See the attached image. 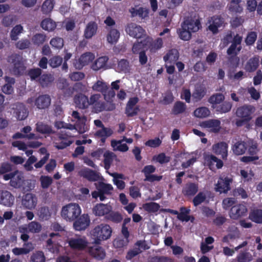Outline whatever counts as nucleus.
Wrapping results in <instances>:
<instances>
[{
  "instance_id": "f257e3e1",
  "label": "nucleus",
  "mask_w": 262,
  "mask_h": 262,
  "mask_svg": "<svg viewBox=\"0 0 262 262\" xmlns=\"http://www.w3.org/2000/svg\"><path fill=\"white\" fill-rule=\"evenodd\" d=\"M113 229L108 224L101 223L91 230L90 234L96 245H99L102 242L110 239L112 235Z\"/></svg>"
},
{
  "instance_id": "f03ea898",
  "label": "nucleus",
  "mask_w": 262,
  "mask_h": 262,
  "mask_svg": "<svg viewBox=\"0 0 262 262\" xmlns=\"http://www.w3.org/2000/svg\"><path fill=\"white\" fill-rule=\"evenodd\" d=\"M101 97L100 94H94L91 95L89 99L88 98L89 106L92 105L93 112L98 113L104 111H113L115 108L114 103H111L107 106L105 102L100 101Z\"/></svg>"
},
{
  "instance_id": "7ed1b4c3",
  "label": "nucleus",
  "mask_w": 262,
  "mask_h": 262,
  "mask_svg": "<svg viewBox=\"0 0 262 262\" xmlns=\"http://www.w3.org/2000/svg\"><path fill=\"white\" fill-rule=\"evenodd\" d=\"M81 213V209L78 204L70 203L63 206L61 209V215L67 221H73Z\"/></svg>"
},
{
  "instance_id": "20e7f679",
  "label": "nucleus",
  "mask_w": 262,
  "mask_h": 262,
  "mask_svg": "<svg viewBox=\"0 0 262 262\" xmlns=\"http://www.w3.org/2000/svg\"><path fill=\"white\" fill-rule=\"evenodd\" d=\"M3 179L5 181L10 180V185L15 188H20L24 182V177L21 174L19 173L18 170H16L3 176Z\"/></svg>"
},
{
  "instance_id": "39448f33",
  "label": "nucleus",
  "mask_w": 262,
  "mask_h": 262,
  "mask_svg": "<svg viewBox=\"0 0 262 262\" xmlns=\"http://www.w3.org/2000/svg\"><path fill=\"white\" fill-rule=\"evenodd\" d=\"M94 58L95 56L93 53L86 52L81 55L78 60L73 61V66L76 69L80 70L84 66L91 62Z\"/></svg>"
},
{
  "instance_id": "423d86ee",
  "label": "nucleus",
  "mask_w": 262,
  "mask_h": 262,
  "mask_svg": "<svg viewBox=\"0 0 262 262\" xmlns=\"http://www.w3.org/2000/svg\"><path fill=\"white\" fill-rule=\"evenodd\" d=\"M248 210L246 206L243 204H236L232 206L229 212L230 217L233 220L246 215Z\"/></svg>"
},
{
  "instance_id": "0eeeda50",
  "label": "nucleus",
  "mask_w": 262,
  "mask_h": 262,
  "mask_svg": "<svg viewBox=\"0 0 262 262\" xmlns=\"http://www.w3.org/2000/svg\"><path fill=\"white\" fill-rule=\"evenodd\" d=\"M126 33L130 36L136 38H141L144 35V30L135 23L128 24L126 27Z\"/></svg>"
},
{
  "instance_id": "6e6552de",
  "label": "nucleus",
  "mask_w": 262,
  "mask_h": 262,
  "mask_svg": "<svg viewBox=\"0 0 262 262\" xmlns=\"http://www.w3.org/2000/svg\"><path fill=\"white\" fill-rule=\"evenodd\" d=\"M90 223L89 216L88 214H83L75 220L73 227L77 231L84 230L90 225Z\"/></svg>"
},
{
  "instance_id": "1a4fd4ad",
  "label": "nucleus",
  "mask_w": 262,
  "mask_h": 262,
  "mask_svg": "<svg viewBox=\"0 0 262 262\" xmlns=\"http://www.w3.org/2000/svg\"><path fill=\"white\" fill-rule=\"evenodd\" d=\"M254 107L251 105H244L237 108L236 111L237 117L241 118L252 119V114L254 112Z\"/></svg>"
},
{
  "instance_id": "9d476101",
  "label": "nucleus",
  "mask_w": 262,
  "mask_h": 262,
  "mask_svg": "<svg viewBox=\"0 0 262 262\" xmlns=\"http://www.w3.org/2000/svg\"><path fill=\"white\" fill-rule=\"evenodd\" d=\"M211 23L208 26V29L213 34L219 32V28L225 26L224 18L221 15H214L211 17Z\"/></svg>"
},
{
  "instance_id": "9b49d317",
  "label": "nucleus",
  "mask_w": 262,
  "mask_h": 262,
  "mask_svg": "<svg viewBox=\"0 0 262 262\" xmlns=\"http://www.w3.org/2000/svg\"><path fill=\"white\" fill-rule=\"evenodd\" d=\"M79 175L90 182H96L99 180V173L89 168L81 169L78 172Z\"/></svg>"
},
{
  "instance_id": "f8f14e48",
  "label": "nucleus",
  "mask_w": 262,
  "mask_h": 262,
  "mask_svg": "<svg viewBox=\"0 0 262 262\" xmlns=\"http://www.w3.org/2000/svg\"><path fill=\"white\" fill-rule=\"evenodd\" d=\"M88 252L92 257L98 260L103 259L106 256L104 249L98 245L89 247L88 248Z\"/></svg>"
},
{
  "instance_id": "ddd939ff",
  "label": "nucleus",
  "mask_w": 262,
  "mask_h": 262,
  "mask_svg": "<svg viewBox=\"0 0 262 262\" xmlns=\"http://www.w3.org/2000/svg\"><path fill=\"white\" fill-rule=\"evenodd\" d=\"M68 244L72 249L83 250L87 247L88 242L84 238H71L69 239Z\"/></svg>"
},
{
  "instance_id": "4468645a",
  "label": "nucleus",
  "mask_w": 262,
  "mask_h": 262,
  "mask_svg": "<svg viewBox=\"0 0 262 262\" xmlns=\"http://www.w3.org/2000/svg\"><path fill=\"white\" fill-rule=\"evenodd\" d=\"M201 126L204 128H210V131L214 133H218L221 129V121L218 119H209L201 122Z\"/></svg>"
},
{
  "instance_id": "2eb2a0df",
  "label": "nucleus",
  "mask_w": 262,
  "mask_h": 262,
  "mask_svg": "<svg viewBox=\"0 0 262 262\" xmlns=\"http://www.w3.org/2000/svg\"><path fill=\"white\" fill-rule=\"evenodd\" d=\"M191 33L195 32L201 28L202 26L199 19H194L192 18H188L182 23Z\"/></svg>"
},
{
  "instance_id": "dca6fc26",
  "label": "nucleus",
  "mask_w": 262,
  "mask_h": 262,
  "mask_svg": "<svg viewBox=\"0 0 262 262\" xmlns=\"http://www.w3.org/2000/svg\"><path fill=\"white\" fill-rule=\"evenodd\" d=\"M199 190V184L196 183L188 182L183 187L182 194L187 197L194 196Z\"/></svg>"
},
{
  "instance_id": "f3484780",
  "label": "nucleus",
  "mask_w": 262,
  "mask_h": 262,
  "mask_svg": "<svg viewBox=\"0 0 262 262\" xmlns=\"http://www.w3.org/2000/svg\"><path fill=\"white\" fill-rule=\"evenodd\" d=\"M232 180V179L228 177L220 178L216 185V191L220 193H227L230 189V183Z\"/></svg>"
},
{
  "instance_id": "a211bd4d",
  "label": "nucleus",
  "mask_w": 262,
  "mask_h": 262,
  "mask_svg": "<svg viewBox=\"0 0 262 262\" xmlns=\"http://www.w3.org/2000/svg\"><path fill=\"white\" fill-rule=\"evenodd\" d=\"M14 202V196L7 190L0 191V204L6 207H11Z\"/></svg>"
},
{
  "instance_id": "6ab92c4d",
  "label": "nucleus",
  "mask_w": 262,
  "mask_h": 262,
  "mask_svg": "<svg viewBox=\"0 0 262 262\" xmlns=\"http://www.w3.org/2000/svg\"><path fill=\"white\" fill-rule=\"evenodd\" d=\"M14 114L17 120H24L28 116L29 112L25 104L22 103H17L14 108Z\"/></svg>"
},
{
  "instance_id": "aec40b11",
  "label": "nucleus",
  "mask_w": 262,
  "mask_h": 262,
  "mask_svg": "<svg viewBox=\"0 0 262 262\" xmlns=\"http://www.w3.org/2000/svg\"><path fill=\"white\" fill-rule=\"evenodd\" d=\"M112 208L111 206L103 203L97 204L93 208V212L98 216L106 215L111 212Z\"/></svg>"
},
{
  "instance_id": "412c9836",
  "label": "nucleus",
  "mask_w": 262,
  "mask_h": 262,
  "mask_svg": "<svg viewBox=\"0 0 262 262\" xmlns=\"http://www.w3.org/2000/svg\"><path fill=\"white\" fill-rule=\"evenodd\" d=\"M248 143L247 141H243L242 140L236 141L232 145V149L235 155L239 156L245 154L248 148Z\"/></svg>"
},
{
  "instance_id": "4be33fe9",
  "label": "nucleus",
  "mask_w": 262,
  "mask_h": 262,
  "mask_svg": "<svg viewBox=\"0 0 262 262\" xmlns=\"http://www.w3.org/2000/svg\"><path fill=\"white\" fill-rule=\"evenodd\" d=\"M37 199L35 195L32 193H27L23 198L22 205L28 209L35 208L37 205Z\"/></svg>"
},
{
  "instance_id": "5701e85b",
  "label": "nucleus",
  "mask_w": 262,
  "mask_h": 262,
  "mask_svg": "<svg viewBox=\"0 0 262 262\" xmlns=\"http://www.w3.org/2000/svg\"><path fill=\"white\" fill-rule=\"evenodd\" d=\"M228 144L225 142H221L213 145L212 150L216 155H221L223 159H226L228 156Z\"/></svg>"
},
{
  "instance_id": "b1692460",
  "label": "nucleus",
  "mask_w": 262,
  "mask_h": 262,
  "mask_svg": "<svg viewBox=\"0 0 262 262\" xmlns=\"http://www.w3.org/2000/svg\"><path fill=\"white\" fill-rule=\"evenodd\" d=\"M259 66V57L254 55L248 60L246 63L244 69L246 72L252 73L255 72Z\"/></svg>"
},
{
  "instance_id": "393cba45",
  "label": "nucleus",
  "mask_w": 262,
  "mask_h": 262,
  "mask_svg": "<svg viewBox=\"0 0 262 262\" xmlns=\"http://www.w3.org/2000/svg\"><path fill=\"white\" fill-rule=\"evenodd\" d=\"M74 102L76 107L80 109L89 107L88 97L82 93H79L74 96Z\"/></svg>"
},
{
  "instance_id": "a878e982",
  "label": "nucleus",
  "mask_w": 262,
  "mask_h": 262,
  "mask_svg": "<svg viewBox=\"0 0 262 262\" xmlns=\"http://www.w3.org/2000/svg\"><path fill=\"white\" fill-rule=\"evenodd\" d=\"M51 104V98L48 95L39 96L35 100V105L38 109L48 108Z\"/></svg>"
},
{
  "instance_id": "bb28decb",
  "label": "nucleus",
  "mask_w": 262,
  "mask_h": 262,
  "mask_svg": "<svg viewBox=\"0 0 262 262\" xmlns=\"http://www.w3.org/2000/svg\"><path fill=\"white\" fill-rule=\"evenodd\" d=\"M206 160L209 169L212 170L215 168L220 169L223 166V162L213 155H209Z\"/></svg>"
},
{
  "instance_id": "cd10ccee",
  "label": "nucleus",
  "mask_w": 262,
  "mask_h": 262,
  "mask_svg": "<svg viewBox=\"0 0 262 262\" xmlns=\"http://www.w3.org/2000/svg\"><path fill=\"white\" fill-rule=\"evenodd\" d=\"M98 25L95 21L89 22L84 31V36L86 39H90L97 33Z\"/></svg>"
},
{
  "instance_id": "c85d7f7f",
  "label": "nucleus",
  "mask_w": 262,
  "mask_h": 262,
  "mask_svg": "<svg viewBox=\"0 0 262 262\" xmlns=\"http://www.w3.org/2000/svg\"><path fill=\"white\" fill-rule=\"evenodd\" d=\"M113 134V130L108 127H104L101 129L98 130L95 135L96 137L100 138V141L104 143L107 137H110Z\"/></svg>"
},
{
  "instance_id": "c756f323",
  "label": "nucleus",
  "mask_w": 262,
  "mask_h": 262,
  "mask_svg": "<svg viewBox=\"0 0 262 262\" xmlns=\"http://www.w3.org/2000/svg\"><path fill=\"white\" fill-rule=\"evenodd\" d=\"M132 17L138 16L143 19L148 16L149 11L147 9L143 7H140L138 9L136 8H131L129 9Z\"/></svg>"
},
{
  "instance_id": "7c9ffc66",
  "label": "nucleus",
  "mask_w": 262,
  "mask_h": 262,
  "mask_svg": "<svg viewBox=\"0 0 262 262\" xmlns=\"http://www.w3.org/2000/svg\"><path fill=\"white\" fill-rule=\"evenodd\" d=\"M54 80V76L51 74H44L39 77V82L42 88H46L52 84Z\"/></svg>"
},
{
  "instance_id": "2f4dec72",
  "label": "nucleus",
  "mask_w": 262,
  "mask_h": 262,
  "mask_svg": "<svg viewBox=\"0 0 262 262\" xmlns=\"http://www.w3.org/2000/svg\"><path fill=\"white\" fill-rule=\"evenodd\" d=\"M206 94V89L203 85H199L195 88L192 93V98L195 101L201 100Z\"/></svg>"
},
{
  "instance_id": "473e14b6",
  "label": "nucleus",
  "mask_w": 262,
  "mask_h": 262,
  "mask_svg": "<svg viewBox=\"0 0 262 262\" xmlns=\"http://www.w3.org/2000/svg\"><path fill=\"white\" fill-rule=\"evenodd\" d=\"M105 219L107 221H111L114 223L118 224L121 222L123 217L121 213L117 211H112V210L110 213L105 216Z\"/></svg>"
},
{
  "instance_id": "72a5a7b5",
  "label": "nucleus",
  "mask_w": 262,
  "mask_h": 262,
  "mask_svg": "<svg viewBox=\"0 0 262 262\" xmlns=\"http://www.w3.org/2000/svg\"><path fill=\"white\" fill-rule=\"evenodd\" d=\"M36 129L37 132L42 134H51L54 133L52 127L41 122H38L36 124Z\"/></svg>"
},
{
  "instance_id": "f704fd0d",
  "label": "nucleus",
  "mask_w": 262,
  "mask_h": 262,
  "mask_svg": "<svg viewBox=\"0 0 262 262\" xmlns=\"http://www.w3.org/2000/svg\"><path fill=\"white\" fill-rule=\"evenodd\" d=\"M119 37L120 32L118 30L116 29H111L107 35L106 39L109 43L115 44L118 41Z\"/></svg>"
},
{
  "instance_id": "c9c22d12",
  "label": "nucleus",
  "mask_w": 262,
  "mask_h": 262,
  "mask_svg": "<svg viewBox=\"0 0 262 262\" xmlns=\"http://www.w3.org/2000/svg\"><path fill=\"white\" fill-rule=\"evenodd\" d=\"M107 56H102L97 59L92 66V68L94 71H98L106 66L108 61Z\"/></svg>"
},
{
  "instance_id": "e433bc0d",
  "label": "nucleus",
  "mask_w": 262,
  "mask_h": 262,
  "mask_svg": "<svg viewBox=\"0 0 262 262\" xmlns=\"http://www.w3.org/2000/svg\"><path fill=\"white\" fill-rule=\"evenodd\" d=\"M249 218L253 222L262 224V210L258 209L253 210L250 212Z\"/></svg>"
},
{
  "instance_id": "4c0bfd02",
  "label": "nucleus",
  "mask_w": 262,
  "mask_h": 262,
  "mask_svg": "<svg viewBox=\"0 0 262 262\" xmlns=\"http://www.w3.org/2000/svg\"><path fill=\"white\" fill-rule=\"evenodd\" d=\"M41 28L48 31H52L56 28V24L51 18H45L42 20L40 24Z\"/></svg>"
},
{
  "instance_id": "58836bf2",
  "label": "nucleus",
  "mask_w": 262,
  "mask_h": 262,
  "mask_svg": "<svg viewBox=\"0 0 262 262\" xmlns=\"http://www.w3.org/2000/svg\"><path fill=\"white\" fill-rule=\"evenodd\" d=\"M109 89V85L106 82L98 80L92 86L94 91L100 92L102 94L105 93Z\"/></svg>"
},
{
  "instance_id": "ea45409f",
  "label": "nucleus",
  "mask_w": 262,
  "mask_h": 262,
  "mask_svg": "<svg viewBox=\"0 0 262 262\" xmlns=\"http://www.w3.org/2000/svg\"><path fill=\"white\" fill-rule=\"evenodd\" d=\"M117 69L118 72H123L124 73L129 72L130 71L129 61L127 59H121L118 62Z\"/></svg>"
},
{
  "instance_id": "a19ab883",
  "label": "nucleus",
  "mask_w": 262,
  "mask_h": 262,
  "mask_svg": "<svg viewBox=\"0 0 262 262\" xmlns=\"http://www.w3.org/2000/svg\"><path fill=\"white\" fill-rule=\"evenodd\" d=\"M240 0H232L229 4V11L235 13H241L243 11V8L239 5Z\"/></svg>"
},
{
  "instance_id": "79ce46f5",
  "label": "nucleus",
  "mask_w": 262,
  "mask_h": 262,
  "mask_svg": "<svg viewBox=\"0 0 262 262\" xmlns=\"http://www.w3.org/2000/svg\"><path fill=\"white\" fill-rule=\"evenodd\" d=\"M25 68L23 61L21 60L12 66L11 71L14 75L19 76L23 74Z\"/></svg>"
},
{
  "instance_id": "37998d69",
  "label": "nucleus",
  "mask_w": 262,
  "mask_h": 262,
  "mask_svg": "<svg viewBox=\"0 0 262 262\" xmlns=\"http://www.w3.org/2000/svg\"><path fill=\"white\" fill-rule=\"evenodd\" d=\"M160 205L155 202L146 203L143 205V208L148 213L157 212L160 209Z\"/></svg>"
},
{
  "instance_id": "c03bdc74",
  "label": "nucleus",
  "mask_w": 262,
  "mask_h": 262,
  "mask_svg": "<svg viewBox=\"0 0 262 262\" xmlns=\"http://www.w3.org/2000/svg\"><path fill=\"white\" fill-rule=\"evenodd\" d=\"M179 57V53L176 49L170 50L163 57V59L165 62L169 61H176Z\"/></svg>"
},
{
  "instance_id": "a18cd8bd",
  "label": "nucleus",
  "mask_w": 262,
  "mask_h": 262,
  "mask_svg": "<svg viewBox=\"0 0 262 262\" xmlns=\"http://www.w3.org/2000/svg\"><path fill=\"white\" fill-rule=\"evenodd\" d=\"M181 26L178 30L179 37L183 40H189L191 37V33L182 24Z\"/></svg>"
},
{
  "instance_id": "49530a36",
  "label": "nucleus",
  "mask_w": 262,
  "mask_h": 262,
  "mask_svg": "<svg viewBox=\"0 0 262 262\" xmlns=\"http://www.w3.org/2000/svg\"><path fill=\"white\" fill-rule=\"evenodd\" d=\"M111 175L114 178V183L117 186V188L120 189H124L125 186V182L119 180V179H123V175L118 173H113Z\"/></svg>"
},
{
  "instance_id": "de8ad7c7",
  "label": "nucleus",
  "mask_w": 262,
  "mask_h": 262,
  "mask_svg": "<svg viewBox=\"0 0 262 262\" xmlns=\"http://www.w3.org/2000/svg\"><path fill=\"white\" fill-rule=\"evenodd\" d=\"M210 112L206 107H200L196 108L193 112L194 116L197 118H206L210 115Z\"/></svg>"
},
{
  "instance_id": "09e8293b",
  "label": "nucleus",
  "mask_w": 262,
  "mask_h": 262,
  "mask_svg": "<svg viewBox=\"0 0 262 262\" xmlns=\"http://www.w3.org/2000/svg\"><path fill=\"white\" fill-rule=\"evenodd\" d=\"M72 116L77 120L76 125L79 126V128L84 127L86 121V117L84 115L80 116L77 111H74L72 113Z\"/></svg>"
},
{
  "instance_id": "8fccbe9b",
  "label": "nucleus",
  "mask_w": 262,
  "mask_h": 262,
  "mask_svg": "<svg viewBox=\"0 0 262 262\" xmlns=\"http://www.w3.org/2000/svg\"><path fill=\"white\" fill-rule=\"evenodd\" d=\"M28 248H15L12 249V252L15 255H19L28 254L32 249V245L31 243L26 244Z\"/></svg>"
},
{
  "instance_id": "3c124183",
  "label": "nucleus",
  "mask_w": 262,
  "mask_h": 262,
  "mask_svg": "<svg viewBox=\"0 0 262 262\" xmlns=\"http://www.w3.org/2000/svg\"><path fill=\"white\" fill-rule=\"evenodd\" d=\"M97 189L98 190L100 191L101 193L110 194L111 193V191L113 190V187L111 184L101 182L99 183Z\"/></svg>"
},
{
  "instance_id": "603ef678",
  "label": "nucleus",
  "mask_w": 262,
  "mask_h": 262,
  "mask_svg": "<svg viewBox=\"0 0 262 262\" xmlns=\"http://www.w3.org/2000/svg\"><path fill=\"white\" fill-rule=\"evenodd\" d=\"M232 106V104L230 102L224 101L222 103L217 105L216 111L221 113H226L230 111Z\"/></svg>"
},
{
  "instance_id": "864d4df0",
  "label": "nucleus",
  "mask_w": 262,
  "mask_h": 262,
  "mask_svg": "<svg viewBox=\"0 0 262 262\" xmlns=\"http://www.w3.org/2000/svg\"><path fill=\"white\" fill-rule=\"evenodd\" d=\"M225 99V96L221 93H216L211 96L208 102L212 104H220Z\"/></svg>"
},
{
  "instance_id": "5fc2aeb1",
  "label": "nucleus",
  "mask_w": 262,
  "mask_h": 262,
  "mask_svg": "<svg viewBox=\"0 0 262 262\" xmlns=\"http://www.w3.org/2000/svg\"><path fill=\"white\" fill-rule=\"evenodd\" d=\"M237 262H250L252 260V256L250 252H241L236 256Z\"/></svg>"
},
{
  "instance_id": "6e6d98bb",
  "label": "nucleus",
  "mask_w": 262,
  "mask_h": 262,
  "mask_svg": "<svg viewBox=\"0 0 262 262\" xmlns=\"http://www.w3.org/2000/svg\"><path fill=\"white\" fill-rule=\"evenodd\" d=\"M257 38V34L256 32L251 31L248 33L245 39L247 46H251L254 45Z\"/></svg>"
},
{
  "instance_id": "4d7b16f0",
  "label": "nucleus",
  "mask_w": 262,
  "mask_h": 262,
  "mask_svg": "<svg viewBox=\"0 0 262 262\" xmlns=\"http://www.w3.org/2000/svg\"><path fill=\"white\" fill-rule=\"evenodd\" d=\"M46 257L42 251H37L31 256L30 262H45Z\"/></svg>"
},
{
  "instance_id": "13d9d810",
  "label": "nucleus",
  "mask_w": 262,
  "mask_h": 262,
  "mask_svg": "<svg viewBox=\"0 0 262 262\" xmlns=\"http://www.w3.org/2000/svg\"><path fill=\"white\" fill-rule=\"evenodd\" d=\"M13 165L8 162H3L0 164V175L7 174V173L12 172Z\"/></svg>"
},
{
  "instance_id": "bf43d9fd",
  "label": "nucleus",
  "mask_w": 262,
  "mask_h": 262,
  "mask_svg": "<svg viewBox=\"0 0 262 262\" xmlns=\"http://www.w3.org/2000/svg\"><path fill=\"white\" fill-rule=\"evenodd\" d=\"M186 109L185 104L181 101H177L174 104L172 112L173 114L178 115L183 113Z\"/></svg>"
},
{
  "instance_id": "052dcab7",
  "label": "nucleus",
  "mask_w": 262,
  "mask_h": 262,
  "mask_svg": "<svg viewBox=\"0 0 262 262\" xmlns=\"http://www.w3.org/2000/svg\"><path fill=\"white\" fill-rule=\"evenodd\" d=\"M16 20V16L10 14L4 17L2 21V24L4 26L8 27L14 25Z\"/></svg>"
},
{
  "instance_id": "680f3d73",
  "label": "nucleus",
  "mask_w": 262,
  "mask_h": 262,
  "mask_svg": "<svg viewBox=\"0 0 262 262\" xmlns=\"http://www.w3.org/2000/svg\"><path fill=\"white\" fill-rule=\"evenodd\" d=\"M54 4L52 0H46L41 6V11L45 14H48L53 9Z\"/></svg>"
},
{
  "instance_id": "e2e57ef3",
  "label": "nucleus",
  "mask_w": 262,
  "mask_h": 262,
  "mask_svg": "<svg viewBox=\"0 0 262 262\" xmlns=\"http://www.w3.org/2000/svg\"><path fill=\"white\" fill-rule=\"evenodd\" d=\"M28 225L29 232L33 233H39L42 229L41 224L36 221L31 222Z\"/></svg>"
},
{
  "instance_id": "0e129e2a",
  "label": "nucleus",
  "mask_w": 262,
  "mask_h": 262,
  "mask_svg": "<svg viewBox=\"0 0 262 262\" xmlns=\"http://www.w3.org/2000/svg\"><path fill=\"white\" fill-rule=\"evenodd\" d=\"M38 214L40 218L43 220H48L51 216V213L48 207L43 206L39 208Z\"/></svg>"
},
{
  "instance_id": "69168bd1",
  "label": "nucleus",
  "mask_w": 262,
  "mask_h": 262,
  "mask_svg": "<svg viewBox=\"0 0 262 262\" xmlns=\"http://www.w3.org/2000/svg\"><path fill=\"white\" fill-rule=\"evenodd\" d=\"M170 157L166 156L164 152L160 153L157 156L154 157V160L159 163L160 164H164L170 162Z\"/></svg>"
},
{
  "instance_id": "338daca9",
  "label": "nucleus",
  "mask_w": 262,
  "mask_h": 262,
  "mask_svg": "<svg viewBox=\"0 0 262 262\" xmlns=\"http://www.w3.org/2000/svg\"><path fill=\"white\" fill-rule=\"evenodd\" d=\"M206 199V196L203 192H199L193 199L192 203L195 207L203 203Z\"/></svg>"
},
{
  "instance_id": "774afa93",
  "label": "nucleus",
  "mask_w": 262,
  "mask_h": 262,
  "mask_svg": "<svg viewBox=\"0 0 262 262\" xmlns=\"http://www.w3.org/2000/svg\"><path fill=\"white\" fill-rule=\"evenodd\" d=\"M146 45V43L142 41L134 43L132 47L133 53L137 54H140L141 52L145 51L144 48Z\"/></svg>"
}]
</instances>
